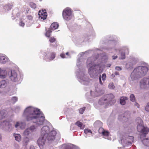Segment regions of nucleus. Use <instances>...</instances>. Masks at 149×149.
Listing matches in <instances>:
<instances>
[{"instance_id":"f257e3e1","label":"nucleus","mask_w":149,"mask_h":149,"mask_svg":"<svg viewBox=\"0 0 149 149\" xmlns=\"http://www.w3.org/2000/svg\"><path fill=\"white\" fill-rule=\"evenodd\" d=\"M107 58V56L105 54H103L100 56L98 55V57L92 56L87 59L86 66L91 77L95 78L98 74L102 72L104 68L103 63Z\"/></svg>"},{"instance_id":"f03ea898","label":"nucleus","mask_w":149,"mask_h":149,"mask_svg":"<svg viewBox=\"0 0 149 149\" xmlns=\"http://www.w3.org/2000/svg\"><path fill=\"white\" fill-rule=\"evenodd\" d=\"M22 116L27 121H31L38 126L43 125L45 120L44 116L40 110L31 106L25 108L23 112Z\"/></svg>"},{"instance_id":"7ed1b4c3","label":"nucleus","mask_w":149,"mask_h":149,"mask_svg":"<svg viewBox=\"0 0 149 149\" xmlns=\"http://www.w3.org/2000/svg\"><path fill=\"white\" fill-rule=\"evenodd\" d=\"M81 54L79 55V57L77 60V66L78 68L76 72V76L77 77L78 81L82 84L84 85H87L88 84L90 79L85 74V70L82 68V66L83 64V59Z\"/></svg>"},{"instance_id":"20e7f679","label":"nucleus","mask_w":149,"mask_h":149,"mask_svg":"<svg viewBox=\"0 0 149 149\" xmlns=\"http://www.w3.org/2000/svg\"><path fill=\"white\" fill-rule=\"evenodd\" d=\"M149 66L146 64V66L136 67L131 73L129 80L130 82L136 80L141 77L145 76L148 70Z\"/></svg>"},{"instance_id":"39448f33","label":"nucleus","mask_w":149,"mask_h":149,"mask_svg":"<svg viewBox=\"0 0 149 149\" xmlns=\"http://www.w3.org/2000/svg\"><path fill=\"white\" fill-rule=\"evenodd\" d=\"M8 76L11 81L16 83L20 82L23 78L22 73H17L13 70H11L8 72Z\"/></svg>"},{"instance_id":"423d86ee","label":"nucleus","mask_w":149,"mask_h":149,"mask_svg":"<svg viewBox=\"0 0 149 149\" xmlns=\"http://www.w3.org/2000/svg\"><path fill=\"white\" fill-rule=\"evenodd\" d=\"M62 16L63 19L66 21L71 20L74 17L72 10L69 7L65 8L63 11Z\"/></svg>"},{"instance_id":"0eeeda50","label":"nucleus","mask_w":149,"mask_h":149,"mask_svg":"<svg viewBox=\"0 0 149 149\" xmlns=\"http://www.w3.org/2000/svg\"><path fill=\"white\" fill-rule=\"evenodd\" d=\"M137 125V131L144 134H147L149 132V128L143 126V122L140 118H138L136 120Z\"/></svg>"},{"instance_id":"6e6552de","label":"nucleus","mask_w":149,"mask_h":149,"mask_svg":"<svg viewBox=\"0 0 149 149\" xmlns=\"http://www.w3.org/2000/svg\"><path fill=\"white\" fill-rule=\"evenodd\" d=\"M139 84L141 89L149 90V76L141 79L139 81Z\"/></svg>"},{"instance_id":"1a4fd4ad","label":"nucleus","mask_w":149,"mask_h":149,"mask_svg":"<svg viewBox=\"0 0 149 149\" xmlns=\"http://www.w3.org/2000/svg\"><path fill=\"white\" fill-rule=\"evenodd\" d=\"M48 52L43 53L42 55L43 58L47 61H49L53 60L55 57L56 53L54 52H52L49 56Z\"/></svg>"},{"instance_id":"9d476101","label":"nucleus","mask_w":149,"mask_h":149,"mask_svg":"<svg viewBox=\"0 0 149 149\" xmlns=\"http://www.w3.org/2000/svg\"><path fill=\"white\" fill-rule=\"evenodd\" d=\"M56 133V130L53 129V130H51L50 132L45 137L49 141H54L55 138Z\"/></svg>"},{"instance_id":"9b49d317","label":"nucleus","mask_w":149,"mask_h":149,"mask_svg":"<svg viewBox=\"0 0 149 149\" xmlns=\"http://www.w3.org/2000/svg\"><path fill=\"white\" fill-rule=\"evenodd\" d=\"M98 85L95 86V87L91 91V95L93 97L99 96L102 94V91L99 88Z\"/></svg>"},{"instance_id":"f8f14e48","label":"nucleus","mask_w":149,"mask_h":149,"mask_svg":"<svg viewBox=\"0 0 149 149\" xmlns=\"http://www.w3.org/2000/svg\"><path fill=\"white\" fill-rule=\"evenodd\" d=\"M53 129V128L52 127H50L47 126H43L41 128L40 131L41 135L45 137L50 132L51 130Z\"/></svg>"},{"instance_id":"ddd939ff","label":"nucleus","mask_w":149,"mask_h":149,"mask_svg":"<svg viewBox=\"0 0 149 149\" xmlns=\"http://www.w3.org/2000/svg\"><path fill=\"white\" fill-rule=\"evenodd\" d=\"M133 137L132 136H130L127 138L125 141L124 139H122L121 142L124 146H129L131 145L133 142Z\"/></svg>"},{"instance_id":"4468645a","label":"nucleus","mask_w":149,"mask_h":149,"mask_svg":"<svg viewBox=\"0 0 149 149\" xmlns=\"http://www.w3.org/2000/svg\"><path fill=\"white\" fill-rule=\"evenodd\" d=\"M98 132L100 134H102V135L105 139H107L109 140H111V138L109 136V132L105 130L103 128H100L99 129Z\"/></svg>"},{"instance_id":"2eb2a0df","label":"nucleus","mask_w":149,"mask_h":149,"mask_svg":"<svg viewBox=\"0 0 149 149\" xmlns=\"http://www.w3.org/2000/svg\"><path fill=\"white\" fill-rule=\"evenodd\" d=\"M46 139L45 137H44V136L41 135L38 139L37 143L40 149H42L43 148Z\"/></svg>"},{"instance_id":"dca6fc26","label":"nucleus","mask_w":149,"mask_h":149,"mask_svg":"<svg viewBox=\"0 0 149 149\" xmlns=\"http://www.w3.org/2000/svg\"><path fill=\"white\" fill-rule=\"evenodd\" d=\"M130 116V113L128 111H125L123 114L119 116L118 119L120 120H125L127 119Z\"/></svg>"},{"instance_id":"f3484780","label":"nucleus","mask_w":149,"mask_h":149,"mask_svg":"<svg viewBox=\"0 0 149 149\" xmlns=\"http://www.w3.org/2000/svg\"><path fill=\"white\" fill-rule=\"evenodd\" d=\"M39 19L41 21H43L46 19L47 14V13H42L40 10H39L38 14Z\"/></svg>"},{"instance_id":"a211bd4d","label":"nucleus","mask_w":149,"mask_h":149,"mask_svg":"<svg viewBox=\"0 0 149 149\" xmlns=\"http://www.w3.org/2000/svg\"><path fill=\"white\" fill-rule=\"evenodd\" d=\"M9 61L8 58L6 55L3 54H1V63H5Z\"/></svg>"},{"instance_id":"6ab92c4d","label":"nucleus","mask_w":149,"mask_h":149,"mask_svg":"<svg viewBox=\"0 0 149 149\" xmlns=\"http://www.w3.org/2000/svg\"><path fill=\"white\" fill-rule=\"evenodd\" d=\"M7 68L1 69V78H5L7 77Z\"/></svg>"},{"instance_id":"aec40b11","label":"nucleus","mask_w":149,"mask_h":149,"mask_svg":"<svg viewBox=\"0 0 149 149\" xmlns=\"http://www.w3.org/2000/svg\"><path fill=\"white\" fill-rule=\"evenodd\" d=\"M63 149H75L76 146L71 144H64L62 145Z\"/></svg>"},{"instance_id":"412c9836","label":"nucleus","mask_w":149,"mask_h":149,"mask_svg":"<svg viewBox=\"0 0 149 149\" xmlns=\"http://www.w3.org/2000/svg\"><path fill=\"white\" fill-rule=\"evenodd\" d=\"M26 124L25 123L22 122H17L15 125L16 128H17L19 127L22 129H23L25 126Z\"/></svg>"},{"instance_id":"4be33fe9","label":"nucleus","mask_w":149,"mask_h":149,"mask_svg":"<svg viewBox=\"0 0 149 149\" xmlns=\"http://www.w3.org/2000/svg\"><path fill=\"white\" fill-rule=\"evenodd\" d=\"M108 43L109 44V47L108 48H104V49H107L109 50L110 49L112 48H114L115 46L117 44L116 42L113 40L109 41H108Z\"/></svg>"},{"instance_id":"5701e85b","label":"nucleus","mask_w":149,"mask_h":149,"mask_svg":"<svg viewBox=\"0 0 149 149\" xmlns=\"http://www.w3.org/2000/svg\"><path fill=\"white\" fill-rule=\"evenodd\" d=\"M134 65L132 63L130 60V61L128 62L125 65L126 68L128 70H131L133 68V66Z\"/></svg>"},{"instance_id":"b1692460","label":"nucleus","mask_w":149,"mask_h":149,"mask_svg":"<svg viewBox=\"0 0 149 149\" xmlns=\"http://www.w3.org/2000/svg\"><path fill=\"white\" fill-rule=\"evenodd\" d=\"M130 60L134 65H135L139 62V59L137 58L132 57L130 58Z\"/></svg>"},{"instance_id":"393cba45","label":"nucleus","mask_w":149,"mask_h":149,"mask_svg":"<svg viewBox=\"0 0 149 149\" xmlns=\"http://www.w3.org/2000/svg\"><path fill=\"white\" fill-rule=\"evenodd\" d=\"M58 26V24L57 22H54L51 24L50 29L52 30H54L57 29Z\"/></svg>"},{"instance_id":"a878e982","label":"nucleus","mask_w":149,"mask_h":149,"mask_svg":"<svg viewBox=\"0 0 149 149\" xmlns=\"http://www.w3.org/2000/svg\"><path fill=\"white\" fill-rule=\"evenodd\" d=\"M143 144L146 146H149V138H145L142 140Z\"/></svg>"},{"instance_id":"bb28decb","label":"nucleus","mask_w":149,"mask_h":149,"mask_svg":"<svg viewBox=\"0 0 149 149\" xmlns=\"http://www.w3.org/2000/svg\"><path fill=\"white\" fill-rule=\"evenodd\" d=\"M13 136L16 141L20 142L21 140V136L20 134H14Z\"/></svg>"},{"instance_id":"cd10ccee","label":"nucleus","mask_w":149,"mask_h":149,"mask_svg":"<svg viewBox=\"0 0 149 149\" xmlns=\"http://www.w3.org/2000/svg\"><path fill=\"white\" fill-rule=\"evenodd\" d=\"M26 17H24L22 18L20 20L19 23V25L22 27H23L25 24L24 23L26 22H27L26 20H25Z\"/></svg>"},{"instance_id":"c85d7f7f","label":"nucleus","mask_w":149,"mask_h":149,"mask_svg":"<svg viewBox=\"0 0 149 149\" xmlns=\"http://www.w3.org/2000/svg\"><path fill=\"white\" fill-rule=\"evenodd\" d=\"M101 78L102 79V80L103 81H104L106 80V75L105 74H103L102 75L101 77V76H100L99 78L100 83L101 85H102L103 83L101 81Z\"/></svg>"},{"instance_id":"c756f323","label":"nucleus","mask_w":149,"mask_h":149,"mask_svg":"<svg viewBox=\"0 0 149 149\" xmlns=\"http://www.w3.org/2000/svg\"><path fill=\"white\" fill-rule=\"evenodd\" d=\"M128 98L126 97H123L120 99V103L122 105H124L126 103L125 100H127Z\"/></svg>"},{"instance_id":"7c9ffc66","label":"nucleus","mask_w":149,"mask_h":149,"mask_svg":"<svg viewBox=\"0 0 149 149\" xmlns=\"http://www.w3.org/2000/svg\"><path fill=\"white\" fill-rule=\"evenodd\" d=\"M84 132L87 136H86V137L87 136H91L92 135V132L91 131V130L89 129H85L84 130Z\"/></svg>"},{"instance_id":"2f4dec72","label":"nucleus","mask_w":149,"mask_h":149,"mask_svg":"<svg viewBox=\"0 0 149 149\" xmlns=\"http://www.w3.org/2000/svg\"><path fill=\"white\" fill-rule=\"evenodd\" d=\"M13 5L10 4H8L5 5L3 7V9L6 10H9L12 8Z\"/></svg>"},{"instance_id":"473e14b6","label":"nucleus","mask_w":149,"mask_h":149,"mask_svg":"<svg viewBox=\"0 0 149 149\" xmlns=\"http://www.w3.org/2000/svg\"><path fill=\"white\" fill-rule=\"evenodd\" d=\"M75 124L77 125L78 127H79L81 129H84L85 127L84 125L81 123L79 121L77 122Z\"/></svg>"},{"instance_id":"72a5a7b5","label":"nucleus","mask_w":149,"mask_h":149,"mask_svg":"<svg viewBox=\"0 0 149 149\" xmlns=\"http://www.w3.org/2000/svg\"><path fill=\"white\" fill-rule=\"evenodd\" d=\"M31 132H33L36 131L37 127L34 125H32L28 127Z\"/></svg>"},{"instance_id":"f704fd0d","label":"nucleus","mask_w":149,"mask_h":149,"mask_svg":"<svg viewBox=\"0 0 149 149\" xmlns=\"http://www.w3.org/2000/svg\"><path fill=\"white\" fill-rule=\"evenodd\" d=\"M30 132L29 129L28 128L24 131L23 132V135L25 136H28L30 134Z\"/></svg>"},{"instance_id":"c9c22d12","label":"nucleus","mask_w":149,"mask_h":149,"mask_svg":"<svg viewBox=\"0 0 149 149\" xmlns=\"http://www.w3.org/2000/svg\"><path fill=\"white\" fill-rule=\"evenodd\" d=\"M107 100L103 98L100 99L99 101V104L100 105H103L104 103H107Z\"/></svg>"},{"instance_id":"e433bc0d","label":"nucleus","mask_w":149,"mask_h":149,"mask_svg":"<svg viewBox=\"0 0 149 149\" xmlns=\"http://www.w3.org/2000/svg\"><path fill=\"white\" fill-rule=\"evenodd\" d=\"M7 84L6 81L5 80L1 81V88H4L6 87Z\"/></svg>"},{"instance_id":"4c0bfd02","label":"nucleus","mask_w":149,"mask_h":149,"mask_svg":"<svg viewBox=\"0 0 149 149\" xmlns=\"http://www.w3.org/2000/svg\"><path fill=\"white\" fill-rule=\"evenodd\" d=\"M121 50L122 51H123V52H124L126 55H128L129 54V49L127 47H123L122 49Z\"/></svg>"},{"instance_id":"58836bf2","label":"nucleus","mask_w":149,"mask_h":149,"mask_svg":"<svg viewBox=\"0 0 149 149\" xmlns=\"http://www.w3.org/2000/svg\"><path fill=\"white\" fill-rule=\"evenodd\" d=\"M120 58L122 59H124L125 58V55H126L123 51H122L121 50L120 51Z\"/></svg>"},{"instance_id":"ea45409f","label":"nucleus","mask_w":149,"mask_h":149,"mask_svg":"<svg viewBox=\"0 0 149 149\" xmlns=\"http://www.w3.org/2000/svg\"><path fill=\"white\" fill-rule=\"evenodd\" d=\"M94 125L95 127L100 126L102 125V123L100 120H97L95 122Z\"/></svg>"},{"instance_id":"a19ab883","label":"nucleus","mask_w":149,"mask_h":149,"mask_svg":"<svg viewBox=\"0 0 149 149\" xmlns=\"http://www.w3.org/2000/svg\"><path fill=\"white\" fill-rule=\"evenodd\" d=\"M1 115L2 118H5L7 115V112L4 110H3L1 112Z\"/></svg>"},{"instance_id":"79ce46f5","label":"nucleus","mask_w":149,"mask_h":149,"mask_svg":"<svg viewBox=\"0 0 149 149\" xmlns=\"http://www.w3.org/2000/svg\"><path fill=\"white\" fill-rule=\"evenodd\" d=\"M52 32V31L51 29H49L47 31H46V33H45V36L47 37H49L51 35V33Z\"/></svg>"},{"instance_id":"37998d69","label":"nucleus","mask_w":149,"mask_h":149,"mask_svg":"<svg viewBox=\"0 0 149 149\" xmlns=\"http://www.w3.org/2000/svg\"><path fill=\"white\" fill-rule=\"evenodd\" d=\"M18 98L17 97H14L12 98L11 101L12 102L14 103L18 100Z\"/></svg>"},{"instance_id":"c03bdc74","label":"nucleus","mask_w":149,"mask_h":149,"mask_svg":"<svg viewBox=\"0 0 149 149\" xmlns=\"http://www.w3.org/2000/svg\"><path fill=\"white\" fill-rule=\"evenodd\" d=\"M29 5L31 8L34 9L36 7V4L33 2H31L29 4Z\"/></svg>"},{"instance_id":"a18cd8bd","label":"nucleus","mask_w":149,"mask_h":149,"mask_svg":"<svg viewBox=\"0 0 149 149\" xmlns=\"http://www.w3.org/2000/svg\"><path fill=\"white\" fill-rule=\"evenodd\" d=\"M3 123H4L6 125L8 126L9 129H11L12 128L11 125L9 122L5 121H3Z\"/></svg>"},{"instance_id":"49530a36","label":"nucleus","mask_w":149,"mask_h":149,"mask_svg":"<svg viewBox=\"0 0 149 149\" xmlns=\"http://www.w3.org/2000/svg\"><path fill=\"white\" fill-rule=\"evenodd\" d=\"M130 100L132 102H134L135 100V97L134 95L131 94L130 96Z\"/></svg>"},{"instance_id":"de8ad7c7","label":"nucleus","mask_w":149,"mask_h":149,"mask_svg":"<svg viewBox=\"0 0 149 149\" xmlns=\"http://www.w3.org/2000/svg\"><path fill=\"white\" fill-rule=\"evenodd\" d=\"M24 17L26 18L25 20H26V19H27L28 20H29V22L33 20V17L31 15H28L26 16V17Z\"/></svg>"},{"instance_id":"09e8293b","label":"nucleus","mask_w":149,"mask_h":149,"mask_svg":"<svg viewBox=\"0 0 149 149\" xmlns=\"http://www.w3.org/2000/svg\"><path fill=\"white\" fill-rule=\"evenodd\" d=\"M108 86H109V88L110 89H114L115 88V86H114L113 84V83H110L109 85Z\"/></svg>"},{"instance_id":"8fccbe9b","label":"nucleus","mask_w":149,"mask_h":149,"mask_svg":"<svg viewBox=\"0 0 149 149\" xmlns=\"http://www.w3.org/2000/svg\"><path fill=\"white\" fill-rule=\"evenodd\" d=\"M29 139L27 137H25L23 140V142L26 144L29 142Z\"/></svg>"},{"instance_id":"3c124183","label":"nucleus","mask_w":149,"mask_h":149,"mask_svg":"<svg viewBox=\"0 0 149 149\" xmlns=\"http://www.w3.org/2000/svg\"><path fill=\"white\" fill-rule=\"evenodd\" d=\"M60 56L62 58H68V57H66L65 54L63 53L61 54H60Z\"/></svg>"},{"instance_id":"603ef678","label":"nucleus","mask_w":149,"mask_h":149,"mask_svg":"<svg viewBox=\"0 0 149 149\" xmlns=\"http://www.w3.org/2000/svg\"><path fill=\"white\" fill-rule=\"evenodd\" d=\"M56 41V39L54 37H51L49 39V42L51 43H53Z\"/></svg>"},{"instance_id":"864d4df0","label":"nucleus","mask_w":149,"mask_h":149,"mask_svg":"<svg viewBox=\"0 0 149 149\" xmlns=\"http://www.w3.org/2000/svg\"><path fill=\"white\" fill-rule=\"evenodd\" d=\"M85 109V107H84L80 109L79 110V113L81 114H83L84 111Z\"/></svg>"},{"instance_id":"5fc2aeb1","label":"nucleus","mask_w":149,"mask_h":149,"mask_svg":"<svg viewBox=\"0 0 149 149\" xmlns=\"http://www.w3.org/2000/svg\"><path fill=\"white\" fill-rule=\"evenodd\" d=\"M145 110L147 111H149V102L147 104L145 107Z\"/></svg>"},{"instance_id":"6e6d98bb","label":"nucleus","mask_w":149,"mask_h":149,"mask_svg":"<svg viewBox=\"0 0 149 149\" xmlns=\"http://www.w3.org/2000/svg\"><path fill=\"white\" fill-rule=\"evenodd\" d=\"M115 69L118 71H120L122 70V68L119 66H117L115 68Z\"/></svg>"},{"instance_id":"4d7b16f0","label":"nucleus","mask_w":149,"mask_h":149,"mask_svg":"<svg viewBox=\"0 0 149 149\" xmlns=\"http://www.w3.org/2000/svg\"><path fill=\"white\" fill-rule=\"evenodd\" d=\"M108 97H110L111 99H112L113 98L114 96L113 95V94H110L108 95Z\"/></svg>"},{"instance_id":"13d9d810","label":"nucleus","mask_w":149,"mask_h":149,"mask_svg":"<svg viewBox=\"0 0 149 149\" xmlns=\"http://www.w3.org/2000/svg\"><path fill=\"white\" fill-rule=\"evenodd\" d=\"M101 50L98 49H96L95 51V53H99L100 52Z\"/></svg>"},{"instance_id":"bf43d9fd","label":"nucleus","mask_w":149,"mask_h":149,"mask_svg":"<svg viewBox=\"0 0 149 149\" xmlns=\"http://www.w3.org/2000/svg\"><path fill=\"white\" fill-rule=\"evenodd\" d=\"M65 55H66V57H68V58H70V56L69 54V53L68 52H67L65 53Z\"/></svg>"},{"instance_id":"052dcab7","label":"nucleus","mask_w":149,"mask_h":149,"mask_svg":"<svg viewBox=\"0 0 149 149\" xmlns=\"http://www.w3.org/2000/svg\"><path fill=\"white\" fill-rule=\"evenodd\" d=\"M29 149H35V148L33 146L31 145L30 146Z\"/></svg>"},{"instance_id":"680f3d73","label":"nucleus","mask_w":149,"mask_h":149,"mask_svg":"<svg viewBox=\"0 0 149 149\" xmlns=\"http://www.w3.org/2000/svg\"><path fill=\"white\" fill-rule=\"evenodd\" d=\"M14 146L16 148L18 149L19 148V146L17 144H15Z\"/></svg>"},{"instance_id":"e2e57ef3","label":"nucleus","mask_w":149,"mask_h":149,"mask_svg":"<svg viewBox=\"0 0 149 149\" xmlns=\"http://www.w3.org/2000/svg\"><path fill=\"white\" fill-rule=\"evenodd\" d=\"M134 105L136 106L138 108H139V104L136 102H135V103H134Z\"/></svg>"},{"instance_id":"0e129e2a","label":"nucleus","mask_w":149,"mask_h":149,"mask_svg":"<svg viewBox=\"0 0 149 149\" xmlns=\"http://www.w3.org/2000/svg\"><path fill=\"white\" fill-rule=\"evenodd\" d=\"M113 59H115L117 58V56H113Z\"/></svg>"},{"instance_id":"69168bd1","label":"nucleus","mask_w":149,"mask_h":149,"mask_svg":"<svg viewBox=\"0 0 149 149\" xmlns=\"http://www.w3.org/2000/svg\"><path fill=\"white\" fill-rule=\"evenodd\" d=\"M41 12H42V13H46V11L45 9H42L41 10H40Z\"/></svg>"},{"instance_id":"338daca9","label":"nucleus","mask_w":149,"mask_h":149,"mask_svg":"<svg viewBox=\"0 0 149 149\" xmlns=\"http://www.w3.org/2000/svg\"><path fill=\"white\" fill-rule=\"evenodd\" d=\"M115 74L116 75H119V73L118 72H116L115 73Z\"/></svg>"},{"instance_id":"774afa93","label":"nucleus","mask_w":149,"mask_h":149,"mask_svg":"<svg viewBox=\"0 0 149 149\" xmlns=\"http://www.w3.org/2000/svg\"><path fill=\"white\" fill-rule=\"evenodd\" d=\"M111 65L110 64H108L107 65V67H109L111 66Z\"/></svg>"}]
</instances>
